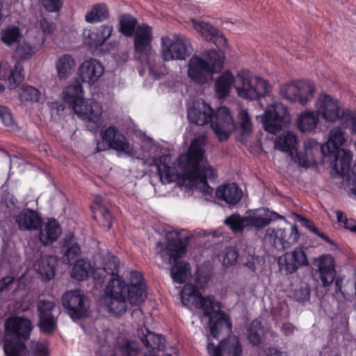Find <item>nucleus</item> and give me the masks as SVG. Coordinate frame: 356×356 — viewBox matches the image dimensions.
I'll return each instance as SVG.
<instances>
[{
    "label": "nucleus",
    "instance_id": "bf43d9fd",
    "mask_svg": "<svg viewBox=\"0 0 356 356\" xmlns=\"http://www.w3.org/2000/svg\"><path fill=\"white\" fill-rule=\"evenodd\" d=\"M276 236H277V244L279 243L282 248H286L289 246V244L287 243V234L285 229H276Z\"/></svg>",
    "mask_w": 356,
    "mask_h": 356
},
{
    "label": "nucleus",
    "instance_id": "a19ab883",
    "mask_svg": "<svg viewBox=\"0 0 356 356\" xmlns=\"http://www.w3.org/2000/svg\"><path fill=\"white\" fill-rule=\"evenodd\" d=\"M1 41L8 47L19 43L22 34L19 29L16 26H8L2 29L1 33Z\"/></svg>",
    "mask_w": 356,
    "mask_h": 356
},
{
    "label": "nucleus",
    "instance_id": "c756f323",
    "mask_svg": "<svg viewBox=\"0 0 356 356\" xmlns=\"http://www.w3.org/2000/svg\"><path fill=\"white\" fill-rule=\"evenodd\" d=\"M319 123V115L316 111L306 109L302 111L296 120L298 130L302 133L312 132Z\"/></svg>",
    "mask_w": 356,
    "mask_h": 356
},
{
    "label": "nucleus",
    "instance_id": "a18cd8bd",
    "mask_svg": "<svg viewBox=\"0 0 356 356\" xmlns=\"http://www.w3.org/2000/svg\"><path fill=\"white\" fill-rule=\"evenodd\" d=\"M264 335V329L261 327V322L254 320L248 329V338L252 345L257 346L261 343Z\"/></svg>",
    "mask_w": 356,
    "mask_h": 356
},
{
    "label": "nucleus",
    "instance_id": "f257e3e1",
    "mask_svg": "<svg viewBox=\"0 0 356 356\" xmlns=\"http://www.w3.org/2000/svg\"><path fill=\"white\" fill-rule=\"evenodd\" d=\"M188 119L191 123L199 126L211 123L214 134L221 142L228 140L231 132L238 129L240 133L237 140L245 143L247 137L252 131V123L246 109L239 111L235 122L227 107L221 106L214 112L209 104L203 102L202 110L195 107L188 109Z\"/></svg>",
    "mask_w": 356,
    "mask_h": 356
},
{
    "label": "nucleus",
    "instance_id": "79ce46f5",
    "mask_svg": "<svg viewBox=\"0 0 356 356\" xmlns=\"http://www.w3.org/2000/svg\"><path fill=\"white\" fill-rule=\"evenodd\" d=\"M91 265L86 260L78 259L74 264L71 277L77 281H83L89 277Z\"/></svg>",
    "mask_w": 356,
    "mask_h": 356
},
{
    "label": "nucleus",
    "instance_id": "4be33fe9",
    "mask_svg": "<svg viewBox=\"0 0 356 356\" xmlns=\"http://www.w3.org/2000/svg\"><path fill=\"white\" fill-rule=\"evenodd\" d=\"M202 318H209V327L211 334L218 339L220 334L226 335L232 332V323L227 313H201Z\"/></svg>",
    "mask_w": 356,
    "mask_h": 356
},
{
    "label": "nucleus",
    "instance_id": "4d7b16f0",
    "mask_svg": "<svg viewBox=\"0 0 356 356\" xmlns=\"http://www.w3.org/2000/svg\"><path fill=\"white\" fill-rule=\"evenodd\" d=\"M293 296L298 302H302L308 300L310 297L309 289L307 287H300L294 291Z\"/></svg>",
    "mask_w": 356,
    "mask_h": 356
},
{
    "label": "nucleus",
    "instance_id": "cd10ccee",
    "mask_svg": "<svg viewBox=\"0 0 356 356\" xmlns=\"http://www.w3.org/2000/svg\"><path fill=\"white\" fill-rule=\"evenodd\" d=\"M58 260L56 257L41 255L34 264V268L43 281H49L55 276Z\"/></svg>",
    "mask_w": 356,
    "mask_h": 356
},
{
    "label": "nucleus",
    "instance_id": "49530a36",
    "mask_svg": "<svg viewBox=\"0 0 356 356\" xmlns=\"http://www.w3.org/2000/svg\"><path fill=\"white\" fill-rule=\"evenodd\" d=\"M102 268L107 274L111 275V277L119 275L120 260L118 257L113 254H108L104 259Z\"/></svg>",
    "mask_w": 356,
    "mask_h": 356
},
{
    "label": "nucleus",
    "instance_id": "5701e85b",
    "mask_svg": "<svg viewBox=\"0 0 356 356\" xmlns=\"http://www.w3.org/2000/svg\"><path fill=\"white\" fill-rule=\"evenodd\" d=\"M113 31L112 25L102 24L98 27L86 29L83 32L84 42L95 49L103 45L111 36Z\"/></svg>",
    "mask_w": 356,
    "mask_h": 356
},
{
    "label": "nucleus",
    "instance_id": "052dcab7",
    "mask_svg": "<svg viewBox=\"0 0 356 356\" xmlns=\"http://www.w3.org/2000/svg\"><path fill=\"white\" fill-rule=\"evenodd\" d=\"M264 240L268 241L271 245H277L276 229L268 228L266 231Z\"/></svg>",
    "mask_w": 356,
    "mask_h": 356
},
{
    "label": "nucleus",
    "instance_id": "864d4df0",
    "mask_svg": "<svg viewBox=\"0 0 356 356\" xmlns=\"http://www.w3.org/2000/svg\"><path fill=\"white\" fill-rule=\"evenodd\" d=\"M238 257V252L234 247H227L225 250V255L223 257V264L229 266L234 265Z\"/></svg>",
    "mask_w": 356,
    "mask_h": 356
},
{
    "label": "nucleus",
    "instance_id": "6e6d98bb",
    "mask_svg": "<svg viewBox=\"0 0 356 356\" xmlns=\"http://www.w3.org/2000/svg\"><path fill=\"white\" fill-rule=\"evenodd\" d=\"M43 6L48 12H58L63 6V0H43Z\"/></svg>",
    "mask_w": 356,
    "mask_h": 356
},
{
    "label": "nucleus",
    "instance_id": "13d9d810",
    "mask_svg": "<svg viewBox=\"0 0 356 356\" xmlns=\"http://www.w3.org/2000/svg\"><path fill=\"white\" fill-rule=\"evenodd\" d=\"M37 306L38 312H52L56 307V304L54 301L39 300Z\"/></svg>",
    "mask_w": 356,
    "mask_h": 356
},
{
    "label": "nucleus",
    "instance_id": "58836bf2",
    "mask_svg": "<svg viewBox=\"0 0 356 356\" xmlns=\"http://www.w3.org/2000/svg\"><path fill=\"white\" fill-rule=\"evenodd\" d=\"M170 157L165 154L160 156L154 160L155 165L157 168L158 175L160 179L163 181L170 183L172 181L174 174L172 172L171 167L168 165Z\"/></svg>",
    "mask_w": 356,
    "mask_h": 356
},
{
    "label": "nucleus",
    "instance_id": "39448f33",
    "mask_svg": "<svg viewBox=\"0 0 356 356\" xmlns=\"http://www.w3.org/2000/svg\"><path fill=\"white\" fill-rule=\"evenodd\" d=\"M207 59L193 56L188 62V76L197 83H204L208 77L221 71L224 66L225 52L212 49L204 54Z\"/></svg>",
    "mask_w": 356,
    "mask_h": 356
},
{
    "label": "nucleus",
    "instance_id": "a878e982",
    "mask_svg": "<svg viewBox=\"0 0 356 356\" xmlns=\"http://www.w3.org/2000/svg\"><path fill=\"white\" fill-rule=\"evenodd\" d=\"M207 350L212 356H240L242 351L240 342L236 337L222 340L218 346L209 343Z\"/></svg>",
    "mask_w": 356,
    "mask_h": 356
},
{
    "label": "nucleus",
    "instance_id": "9b49d317",
    "mask_svg": "<svg viewBox=\"0 0 356 356\" xmlns=\"http://www.w3.org/2000/svg\"><path fill=\"white\" fill-rule=\"evenodd\" d=\"M162 58L165 61L172 60H185L191 54V45L189 40L183 35H175L162 38Z\"/></svg>",
    "mask_w": 356,
    "mask_h": 356
},
{
    "label": "nucleus",
    "instance_id": "423d86ee",
    "mask_svg": "<svg viewBox=\"0 0 356 356\" xmlns=\"http://www.w3.org/2000/svg\"><path fill=\"white\" fill-rule=\"evenodd\" d=\"M235 90L237 95L243 99L260 100L270 94L272 87L266 79L243 69L235 76Z\"/></svg>",
    "mask_w": 356,
    "mask_h": 356
},
{
    "label": "nucleus",
    "instance_id": "e2e57ef3",
    "mask_svg": "<svg viewBox=\"0 0 356 356\" xmlns=\"http://www.w3.org/2000/svg\"><path fill=\"white\" fill-rule=\"evenodd\" d=\"M258 262V257L250 255L247 257V261L244 265L248 268L251 271L255 272L257 269V263Z\"/></svg>",
    "mask_w": 356,
    "mask_h": 356
},
{
    "label": "nucleus",
    "instance_id": "ddd939ff",
    "mask_svg": "<svg viewBox=\"0 0 356 356\" xmlns=\"http://www.w3.org/2000/svg\"><path fill=\"white\" fill-rule=\"evenodd\" d=\"M33 54V49L32 47L27 43H23L19 44L15 51L14 56L17 59V61L14 67L10 70L8 74H2L3 65L2 64L0 65V77L4 79H8L11 88H16L23 81V66L21 62L30 59Z\"/></svg>",
    "mask_w": 356,
    "mask_h": 356
},
{
    "label": "nucleus",
    "instance_id": "9d476101",
    "mask_svg": "<svg viewBox=\"0 0 356 356\" xmlns=\"http://www.w3.org/2000/svg\"><path fill=\"white\" fill-rule=\"evenodd\" d=\"M147 298V286L143 275L137 271L132 270L130 273L128 288L125 295V302L135 307L133 312L141 309L142 305Z\"/></svg>",
    "mask_w": 356,
    "mask_h": 356
},
{
    "label": "nucleus",
    "instance_id": "2f4dec72",
    "mask_svg": "<svg viewBox=\"0 0 356 356\" xmlns=\"http://www.w3.org/2000/svg\"><path fill=\"white\" fill-rule=\"evenodd\" d=\"M40 230L39 239L44 245L52 244L61 234V228L58 221L55 218H50L45 225L44 229Z\"/></svg>",
    "mask_w": 356,
    "mask_h": 356
},
{
    "label": "nucleus",
    "instance_id": "ea45409f",
    "mask_svg": "<svg viewBox=\"0 0 356 356\" xmlns=\"http://www.w3.org/2000/svg\"><path fill=\"white\" fill-rule=\"evenodd\" d=\"M120 32L126 37H132L137 29L138 20L130 14L122 15L119 19Z\"/></svg>",
    "mask_w": 356,
    "mask_h": 356
},
{
    "label": "nucleus",
    "instance_id": "69168bd1",
    "mask_svg": "<svg viewBox=\"0 0 356 356\" xmlns=\"http://www.w3.org/2000/svg\"><path fill=\"white\" fill-rule=\"evenodd\" d=\"M336 216H337V222L339 223V225L341 226H343V225L347 222V220H348V218H347L346 215L341 211L340 210H337L336 211Z\"/></svg>",
    "mask_w": 356,
    "mask_h": 356
},
{
    "label": "nucleus",
    "instance_id": "4468645a",
    "mask_svg": "<svg viewBox=\"0 0 356 356\" xmlns=\"http://www.w3.org/2000/svg\"><path fill=\"white\" fill-rule=\"evenodd\" d=\"M133 36L136 58L142 63H149L152 41V27L145 23L140 24Z\"/></svg>",
    "mask_w": 356,
    "mask_h": 356
},
{
    "label": "nucleus",
    "instance_id": "dca6fc26",
    "mask_svg": "<svg viewBox=\"0 0 356 356\" xmlns=\"http://www.w3.org/2000/svg\"><path fill=\"white\" fill-rule=\"evenodd\" d=\"M4 326L6 335L19 341H27L33 329L31 321L22 317H10Z\"/></svg>",
    "mask_w": 356,
    "mask_h": 356
},
{
    "label": "nucleus",
    "instance_id": "3c124183",
    "mask_svg": "<svg viewBox=\"0 0 356 356\" xmlns=\"http://www.w3.org/2000/svg\"><path fill=\"white\" fill-rule=\"evenodd\" d=\"M0 119L3 125L9 129H14L17 127L12 113L6 106H0Z\"/></svg>",
    "mask_w": 356,
    "mask_h": 356
},
{
    "label": "nucleus",
    "instance_id": "f8f14e48",
    "mask_svg": "<svg viewBox=\"0 0 356 356\" xmlns=\"http://www.w3.org/2000/svg\"><path fill=\"white\" fill-rule=\"evenodd\" d=\"M289 120V113L286 107L280 103L268 105L261 116L264 129L271 134H277Z\"/></svg>",
    "mask_w": 356,
    "mask_h": 356
},
{
    "label": "nucleus",
    "instance_id": "473e14b6",
    "mask_svg": "<svg viewBox=\"0 0 356 356\" xmlns=\"http://www.w3.org/2000/svg\"><path fill=\"white\" fill-rule=\"evenodd\" d=\"M138 335L143 344L147 348L163 350L165 347V338L161 334L151 332L146 327L138 330Z\"/></svg>",
    "mask_w": 356,
    "mask_h": 356
},
{
    "label": "nucleus",
    "instance_id": "5fc2aeb1",
    "mask_svg": "<svg viewBox=\"0 0 356 356\" xmlns=\"http://www.w3.org/2000/svg\"><path fill=\"white\" fill-rule=\"evenodd\" d=\"M31 351L32 356H49L47 347L39 342H31Z\"/></svg>",
    "mask_w": 356,
    "mask_h": 356
},
{
    "label": "nucleus",
    "instance_id": "4c0bfd02",
    "mask_svg": "<svg viewBox=\"0 0 356 356\" xmlns=\"http://www.w3.org/2000/svg\"><path fill=\"white\" fill-rule=\"evenodd\" d=\"M38 326L41 333L52 335L57 330V319L52 313H39Z\"/></svg>",
    "mask_w": 356,
    "mask_h": 356
},
{
    "label": "nucleus",
    "instance_id": "2eb2a0df",
    "mask_svg": "<svg viewBox=\"0 0 356 356\" xmlns=\"http://www.w3.org/2000/svg\"><path fill=\"white\" fill-rule=\"evenodd\" d=\"M102 140L108 147L117 152L132 156L134 147L129 143L126 136L121 134L116 126L111 125L101 131Z\"/></svg>",
    "mask_w": 356,
    "mask_h": 356
},
{
    "label": "nucleus",
    "instance_id": "680f3d73",
    "mask_svg": "<svg viewBox=\"0 0 356 356\" xmlns=\"http://www.w3.org/2000/svg\"><path fill=\"white\" fill-rule=\"evenodd\" d=\"M300 238V233L296 225H293L291 227L290 234L289 236H287V243L288 244L291 245L296 243Z\"/></svg>",
    "mask_w": 356,
    "mask_h": 356
},
{
    "label": "nucleus",
    "instance_id": "37998d69",
    "mask_svg": "<svg viewBox=\"0 0 356 356\" xmlns=\"http://www.w3.org/2000/svg\"><path fill=\"white\" fill-rule=\"evenodd\" d=\"M224 224L234 234L241 233L245 227H248L245 216H241L238 213H233L227 216L224 220Z\"/></svg>",
    "mask_w": 356,
    "mask_h": 356
},
{
    "label": "nucleus",
    "instance_id": "774afa93",
    "mask_svg": "<svg viewBox=\"0 0 356 356\" xmlns=\"http://www.w3.org/2000/svg\"><path fill=\"white\" fill-rule=\"evenodd\" d=\"M295 327L290 323H284L282 326V330L286 335L291 334L293 332Z\"/></svg>",
    "mask_w": 356,
    "mask_h": 356
},
{
    "label": "nucleus",
    "instance_id": "c03bdc74",
    "mask_svg": "<svg viewBox=\"0 0 356 356\" xmlns=\"http://www.w3.org/2000/svg\"><path fill=\"white\" fill-rule=\"evenodd\" d=\"M296 136L289 131L276 140L275 147L283 152H289L296 147Z\"/></svg>",
    "mask_w": 356,
    "mask_h": 356
},
{
    "label": "nucleus",
    "instance_id": "6ab92c4d",
    "mask_svg": "<svg viewBox=\"0 0 356 356\" xmlns=\"http://www.w3.org/2000/svg\"><path fill=\"white\" fill-rule=\"evenodd\" d=\"M317 268L315 275L321 281L323 286L330 285L336 276L335 260L330 254L320 256L314 262Z\"/></svg>",
    "mask_w": 356,
    "mask_h": 356
},
{
    "label": "nucleus",
    "instance_id": "c9c22d12",
    "mask_svg": "<svg viewBox=\"0 0 356 356\" xmlns=\"http://www.w3.org/2000/svg\"><path fill=\"white\" fill-rule=\"evenodd\" d=\"M76 65L74 58L70 54H63L56 62V69L60 79L69 76Z\"/></svg>",
    "mask_w": 356,
    "mask_h": 356
},
{
    "label": "nucleus",
    "instance_id": "8fccbe9b",
    "mask_svg": "<svg viewBox=\"0 0 356 356\" xmlns=\"http://www.w3.org/2000/svg\"><path fill=\"white\" fill-rule=\"evenodd\" d=\"M72 321L80 325L82 329L86 332L87 326L94 324L90 316V313H67Z\"/></svg>",
    "mask_w": 356,
    "mask_h": 356
},
{
    "label": "nucleus",
    "instance_id": "f3484780",
    "mask_svg": "<svg viewBox=\"0 0 356 356\" xmlns=\"http://www.w3.org/2000/svg\"><path fill=\"white\" fill-rule=\"evenodd\" d=\"M248 216H245L248 227H253L257 229H264L276 220H283L284 217L278 213L268 208H259L248 210Z\"/></svg>",
    "mask_w": 356,
    "mask_h": 356
},
{
    "label": "nucleus",
    "instance_id": "338daca9",
    "mask_svg": "<svg viewBox=\"0 0 356 356\" xmlns=\"http://www.w3.org/2000/svg\"><path fill=\"white\" fill-rule=\"evenodd\" d=\"M305 221V227L312 232L314 234H316L319 232V229L314 225V223L307 219H304Z\"/></svg>",
    "mask_w": 356,
    "mask_h": 356
},
{
    "label": "nucleus",
    "instance_id": "f704fd0d",
    "mask_svg": "<svg viewBox=\"0 0 356 356\" xmlns=\"http://www.w3.org/2000/svg\"><path fill=\"white\" fill-rule=\"evenodd\" d=\"M110 17V12L107 5L104 3L94 4L91 9L85 15V20L88 23L95 24L107 20Z\"/></svg>",
    "mask_w": 356,
    "mask_h": 356
},
{
    "label": "nucleus",
    "instance_id": "a211bd4d",
    "mask_svg": "<svg viewBox=\"0 0 356 356\" xmlns=\"http://www.w3.org/2000/svg\"><path fill=\"white\" fill-rule=\"evenodd\" d=\"M280 270L286 275L295 273L300 267L308 265L306 253L301 248H296L290 252H286L284 257L278 260Z\"/></svg>",
    "mask_w": 356,
    "mask_h": 356
},
{
    "label": "nucleus",
    "instance_id": "72a5a7b5",
    "mask_svg": "<svg viewBox=\"0 0 356 356\" xmlns=\"http://www.w3.org/2000/svg\"><path fill=\"white\" fill-rule=\"evenodd\" d=\"M235 87V77L229 71L224 72L216 81L215 89L216 95L219 99L227 97L232 86Z\"/></svg>",
    "mask_w": 356,
    "mask_h": 356
},
{
    "label": "nucleus",
    "instance_id": "de8ad7c7",
    "mask_svg": "<svg viewBox=\"0 0 356 356\" xmlns=\"http://www.w3.org/2000/svg\"><path fill=\"white\" fill-rule=\"evenodd\" d=\"M19 97L22 102H39L41 98L40 92L31 86H23L20 90Z\"/></svg>",
    "mask_w": 356,
    "mask_h": 356
},
{
    "label": "nucleus",
    "instance_id": "1a4fd4ad",
    "mask_svg": "<svg viewBox=\"0 0 356 356\" xmlns=\"http://www.w3.org/2000/svg\"><path fill=\"white\" fill-rule=\"evenodd\" d=\"M315 84L308 80H299L281 86L280 93L291 102L305 106L314 98Z\"/></svg>",
    "mask_w": 356,
    "mask_h": 356
},
{
    "label": "nucleus",
    "instance_id": "0e129e2a",
    "mask_svg": "<svg viewBox=\"0 0 356 356\" xmlns=\"http://www.w3.org/2000/svg\"><path fill=\"white\" fill-rule=\"evenodd\" d=\"M14 277L10 275L0 279V292L7 289L14 282Z\"/></svg>",
    "mask_w": 356,
    "mask_h": 356
},
{
    "label": "nucleus",
    "instance_id": "6e6552de",
    "mask_svg": "<svg viewBox=\"0 0 356 356\" xmlns=\"http://www.w3.org/2000/svg\"><path fill=\"white\" fill-rule=\"evenodd\" d=\"M182 304L187 308L202 309V312H222V304L213 295L202 296L198 287L192 283L184 285L180 292Z\"/></svg>",
    "mask_w": 356,
    "mask_h": 356
},
{
    "label": "nucleus",
    "instance_id": "20e7f679",
    "mask_svg": "<svg viewBox=\"0 0 356 356\" xmlns=\"http://www.w3.org/2000/svg\"><path fill=\"white\" fill-rule=\"evenodd\" d=\"M187 243L188 238H172L160 252L162 259L172 264L171 277L175 282L179 284L184 283L191 274L189 263L179 259L186 252Z\"/></svg>",
    "mask_w": 356,
    "mask_h": 356
},
{
    "label": "nucleus",
    "instance_id": "b1692460",
    "mask_svg": "<svg viewBox=\"0 0 356 356\" xmlns=\"http://www.w3.org/2000/svg\"><path fill=\"white\" fill-rule=\"evenodd\" d=\"M104 72V66L95 58L85 60L78 69V74L81 81L89 85L95 83L102 76Z\"/></svg>",
    "mask_w": 356,
    "mask_h": 356
},
{
    "label": "nucleus",
    "instance_id": "7c9ffc66",
    "mask_svg": "<svg viewBox=\"0 0 356 356\" xmlns=\"http://www.w3.org/2000/svg\"><path fill=\"white\" fill-rule=\"evenodd\" d=\"M61 252L63 253V262L70 264L81 254V248L73 234L66 235L61 241Z\"/></svg>",
    "mask_w": 356,
    "mask_h": 356
},
{
    "label": "nucleus",
    "instance_id": "f03ea898",
    "mask_svg": "<svg viewBox=\"0 0 356 356\" xmlns=\"http://www.w3.org/2000/svg\"><path fill=\"white\" fill-rule=\"evenodd\" d=\"M63 101L72 107L74 111L88 119L87 129L96 133L101 124L102 107L97 102L84 105L83 90L81 83L76 79L73 83L63 90Z\"/></svg>",
    "mask_w": 356,
    "mask_h": 356
},
{
    "label": "nucleus",
    "instance_id": "0eeeda50",
    "mask_svg": "<svg viewBox=\"0 0 356 356\" xmlns=\"http://www.w3.org/2000/svg\"><path fill=\"white\" fill-rule=\"evenodd\" d=\"M316 111L319 116L328 122L340 120L344 129H350L356 134V112L350 109H341L339 102L330 95L321 94L316 102Z\"/></svg>",
    "mask_w": 356,
    "mask_h": 356
},
{
    "label": "nucleus",
    "instance_id": "09e8293b",
    "mask_svg": "<svg viewBox=\"0 0 356 356\" xmlns=\"http://www.w3.org/2000/svg\"><path fill=\"white\" fill-rule=\"evenodd\" d=\"M118 350L122 356H136L140 351L138 343L133 340H127L119 346Z\"/></svg>",
    "mask_w": 356,
    "mask_h": 356
},
{
    "label": "nucleus",
    "instance_id": "e433bc0d",
    "mask_svg": "<svg viewBox=\"0 0 356 356\" xmlns=\"http://www.w3.org/2000/svg\"><path fill=\"white\" fill-rule=\"evenodd\" d=\"M26 341L14 339H6L3 343V351L6 356H26L29 352Z\"/></svg>",
    "mask_w": 356,
    "mask_h": 356
},
{
    "label": "nucleus",
    "instance_id": "7ed1b4c3",
    "mask_svg": "<svg viewBox=\"0 0 356 356\" xmlns=\"http://www.w3.org/2000/svg\"><path fill=\"white\" fill-rule=\"evenodd\" d=\"M204 155L203 143L198 138L193 140L186 156L184 177L191 182L200 184L203 192L211 194L213 189L209 185L207 179H215L216 173L211 166L201 167L200 162Z\"/></svg>",
    "mask_w": 356,
    "mask_h": 356
},
{
    "label": "nucleus",
    "instance_id": "c85d7f7f",
    "mask_svg": "<svg viewBox=\"0 0 356 356\" xmlns=\"http://www.w3.org/2000/svg\"><path fill=\"white\" fill-rule=\"evenodd\" d=\"M216 196L232 207L241 201L243 192L236 183H232L220 186L216 191Z\"/></svg>",
    "mask_w": 356,
    "mask_h": 356
},
{
    "label": "nucleus",
    "instance_id": "603ef678",
    "mask_svg": "<svg viewBox=\"0 0 356 356\" xmlns=\"http://www.w3.org/2000/svg\"><path fill=\"white\" fill-rule=\"evenodd\" d=\"M98 211L100 214V223L106 230H109L113 225V216L109 210L105 207H99Z\"/></svg>",
    "mask_w": 356,
    "mask_h": 356
},
{
    "label": "nucleus",
    "instance_id": "393cba45",
    "mask_svg": "<svg viewBox=\"0 0 356 356\" xmlns=\"http://www.w3.org/2000/svg\"><path fill=\"white\" fill-rule=\"evenodd\" d=\"M15 219L22 231H38L42 227V219L39 213L31 209L20 211Z\"/></svg>",
    "mask_w": 356,
    "mask_h": 356
},
{
    "label": "nucleus",
    "instance_id": "bb28decb",
    "mask_svg": "<svg viewBox=\"0 0 356 356\" xmlns=\"http://www.w3.org/2000/svg\"><path fill=\"white\" fill-rule=\"evenodd\" d=\"M61 302L67 312H88L86 307L88 299L81 290L66 291L61 298Z\"/></svg>",
    "mask_w": 356,
    "mask_h": 356
},
{
    "label": "nucleus",
    "instance_id": "412c9836",
    "mask_svg": "<svg viewBox=\"0 0 356 356\" xmlns=\"http://www.w3.org/2000/svg\"><path fill=\"white\" fill-rule=\"evenodd\" d=\"M129 283H127L123 277L115 275L111 277L107 286L105 289V293L111 300L122 305V307L119 309L118 312H127L124 307L125 295Z\"/></svg>",
    "mask_w": 356,
    "mask_h": 356
},
{
    "label": "nucleus",
    "instance_id": "aec40b11",
    "mask_svg": "<svg viewBox=\"0 0 356 356\" xmlns=\"http://www.w3.org/2000/svg\"><path fill=\"white\" fill-rule=\"evenodd\" d=\"M195 29L200 33L207 41L212 42L218 48L217 50L223 51L227 46L225 37L215 26L204 22L193 21Z\"/></svg>",
    "mask_w": 356,
    "mask_h": 356
}]
</instances>
